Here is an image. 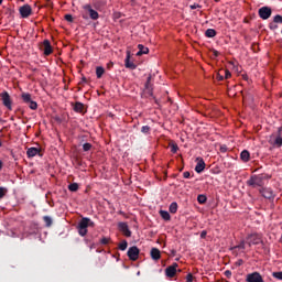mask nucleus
I'll return each mask as SVG.
<instances>
[{"mask_svg":"<svg viewBox=\"0 0 282 282\" xmlns=\"http://www.w3.org/2000/svg\"><path fill=\"white\" fill-rule=\"evenodd\" d=\"M94 226H96V224L91 219H89L88 217H84L78 223V234L80 235V237H85L88 232L87 228H94Z\"/></svg>","mask_w":282,"mask_h":282,"instance_id":"obj_1","label":"nucleus"},{"mask_svg":"<svg viewBox=\"0 0 282 282\" xmlns=\"http://www.w3.org/2000/svg\"><path fill=\"white\" fill-rule=\"evenodd\" d=\"M151 78L152 77L150 75L145 82L143 94L145 96H150L151 98H153L156 105H160V101L153 96V84H151Z\"/></svg>","mask_w":282,"mask_h":282,"instance_id":"obj_2","label":"nucleus"},{"mask_svg":"<svg viewBox=\"0 0 282 282\" xmlns=\"http://www.w3.org/2000/svg\"><path fill=\"white\" fill-rule=\"evenodd\" d=\"M0 98L2 100V104L9 111H12V98L10 97V94L8 91H3L0 94Z\"/></svg>","mask_w":282,"mask_h":282,"instance_id":"obj_3","label":"nucleus"},{"mask_svg":"<svg viewBox=\"0 0 282 282\" xmlns=\"http://www.w3.org/2000/svg\"><path fill=\"white\" fill-rule=\"evenodd\" d=\"M260 19L268 21L272 17V9L270 7H262L258 10Z\"/></svg>","mask_w":282,"mask_h":282,"instance_id":"obj_4","label":"nucleus"},{"mask_svg":"<svg viewBox=\"0 0 282 282\" xmlns=\"http://www.w3.org/2000/svg\"><path fill=\"white\" fill-rule=\"evenodd\" d=\"M262 241L261 235L259 234H251L247 237L248 246H259Z\"/></svg>","mask_w":282,"mask_h":282,"instance_id":"obj_5","label":"nucleus"},{"mask_svg":"<svg viewBox=\"0 0 282 282\" xmlns=\"http://www.w3.org/2000/svg\"><path fill=\"white\" fill-rule=\"evenodd\" d=\"M263 184V177L258 176V175H252L248 181H247V186H261Z\"/></svg>","mask_w":282,"mask_h":282,"instance_id":"obj_6","label":"nucleus"},{"mask_svg":"<svg viewBox=\"0 0 282 282\" xmlns=\"http://www.w3.org/2000/svg\"><path fill=\"white\" fill-rule=\"evenodd\" d=\"M128 257L130 261H138V257H140V249L137 246L130 247L128 249Z\"/></svg>","mask_w":282,"mask_h":282,"instance_id":"obj_7","label":"nucleus"},{"mask_svg":"<svg viewBox=\"0 0 282 282\" xmlns=\"http://www.w3.org/2000/svg\"><path fill=\"white\" fill-rule=\"evenodd\" d=\"M263 281V276L261 275V273L259 272H252V273H248L246 276V282H262Z\"/></svg>","mask_w":282,"mask_h":282,"instance_id":"obj_8","label":"nucleus"},{"mask_svg":"<svg viewBox=\"0 0 282 282\" xmlns=\"http://www.w3.org/2000/svg\"><path fill=\"white\" fill-rule=\"evenodd\" d=\"M83 8H84V10H87L89 18L93 21H98V19H100V14H98V11H96L91 8V4H85Z\"/></svg>","mask_w":282,"mask_h":282,"instance_id":"obj_9","label":"nucleus"},{"mask_svg":"<svg viewBox=\"0 0 282 282\" xmlns=\"http://www.w3.org/2000/svg\"><path fill=\"white\" fill-rule=\"evenodd\" d=\"M177 268H180V264H177V262H174L172 265L165 269V275L169 276V279H173V276L177 274Z\"/></svg>","mask_w":282,"mask_h":282,"instance_id":"obj_10","label":"nucleus"},{"mask_svg":"<svg viewBox=\"0 0 282 282\" xmlns=\"http://www.w3.org/2000/svg\"><path fill=\"white\" fill-rule=\"evenodd\" d=\"M259 193L264 197V199H274V191L272 188L262 187Z\"/></svg>","mask_w":282,"mask_h":282,"instance_id":"obj_11","label":"nucleus"},{"mask_svg":"<svg viewBox=\"0 0 282 282\" xmlns=\"http://www.w3.org/2000/svg\"><path fill=\"white\" fill-rule=\"evenodd\" d=\"M278 135L274 140H272V137L271 139L269 140L270 144H272V147H275L276 149H281L282 147V137H281V128H279V131H278Z\"/></svg>","mask_w":282,"mask_h":282,"instance_id":"obj_12","label":"nucleus"},{"mask_svg":"<svg viewBox=\"0 0 282 282\" xmlns=\"http://www.w3.org/2000/svg\"><path fill=\"white\" fill-rule=\"evenodd\" d=\"M20 14L22 19H28V17L32 14V7H30V4H24L20 7Z\"/></svg>","mask_w":282,"mask_h":282,"instance_id":"obj_13","label":"nucleus"},{"mask_svg":"<svg viewBox=\"0 0 282 282\" xmlns=\"http://www.w3.org/2000/svg\"><path fill=\"white\" fill-rule=\"evenodd\" d=\"M43 52H44V56H50V54H52L54 52V50L52 48V43L50 42V40H44L43 41Z\"/></svg>","mask_w":282,"mask_h":282,"instance_id":"obj_14","label":"nucleus"},{"mask_svg":"<svg viewBox=\"0 0 282 282\" xmlns=\"http://www.w3.org/2000/svg\"><path fill=\"white\" fill-rule=\"evenodd\" d=\"M118 228L120 232L124 235V237H131V230L129 229V225L127 223H119Z\"/></svg>","mask_w":282,"mask_h":282,"instance_id":"obj_15","label":"nucleus"},{"mask_svg":"<svg viewBox=\"0 0 282 282\" xmlns=\"http://www.w3.org/2000/svg\"><path fill=\"white\" fill-rule=\"evenodd\" d=\"M196 162H197V164L195 166L196 173H204V169H206V162H204V159L197 158Z\"/></svg>","mask_w":282,"mask_h":282,"instance_id":"obj_16","label":"nucleus"},{"mask_svg":"<svg viewBox=\"0 0 282 282\" xmlns=\"http://www.w3.org/2000/svg\"><path fill=\"white\" fill-rule=\"evenodd\" d=\"M124 65L127 69H135L138 67L133 62H131V52H127V57L124 59Z\"/></svg>","mask_w":282,"mask_h":282,"instance_id":"obj_17","label":"nucleus"},{"mask_svg":"<svg viewBox=\"0 0 282 282\" xmlns=\"http://www.w3.org/2000/svg\"><path fill=\"white\" fill-rule=\"evenodd\" d=\"M151 254V259H153V261H160V259H162V253L160 252V249L158 248H152L150 251Z\"/></svg>","mask_w":282,"mask_h":282,"instance_id":"obj_18","label":"nucleus"},{"mask_svg":"<svg viewBox=\"0 0 282 282\" xmlns=\"http://www.w3.org/2000/svg\"><path fill=\"white\" fill-rule=\"evenodd\" d=\"M28 158H36V155H41V149L39 148H29L26 151Z\"/></svg>","mask_w":282,"mask_h":282,"instance_id":"obj_19","label":"nucleus"},{"mask_svg":"<svg viewBox=\"0 0 282 282\" xmlns=\"http://www.w3.org/2000/svg\"><path fill=\"white\" fill-rule=\"evenodd\" d=\"M85 110V105H83V102L77 101L74 105V111H76V113H83V111Z\"/></svg>","mask_w":282,"mask_h":282,"instance_id":"obj_20","label":"nucleus"},{"mask_svg":"<svg viewBox=\"0 0 282 282\" xmlns=\"http://www.w3.org/2000/svg\"><path fill=\"white\" fill-rule=\"evenodd\" d=\"M240 160H242L243 162H250V152L248 150H243L240 153Z\"/></svg>","mask_w":282,"mask_h":282,"instance_id":"obj_21","label":"nucleus"},{"mask_svg":"<svg viewBox=\"0 0 282 282\" xmlns=\"http://www.w3.org/2000/svg\"><path fill=\"white\" fill-rule=\"evenodd\" d=\"M205 36H207V39H215V36H217V31H215V29H207Z\"/></svg>","mask_w":282,"mask_h":282,"instance_id":"obj_22","label":"nucleus"},{"mask_svg":"<svg viewBox=\"0 0 282 282\" xmlns=\"http://www.w3.org/2000/svg\"><path fill=\"white\" fill-rule=\"evenodd\" d=\"M139 52L137 53V56H142L143 54H147L149 52V47H145L142 44L138 45Z\"/></svg>","mask_w":282,"mask_h":282,"instance_id":"obj_23","label":"nucleus"},{"mask_svg":"<svg viewBox=\"0 0 282 282\" xmlns=\"http://www.w3.org/2000/svg\"><path fill=\"white\" fill-rule=\"evenodd\" d=\"M21 98L23 102H25V105H28L29 102H32V95L30 93H23L21 95Z\"/></svg>","mask_w":282,"mask_h":282,"instance_id":"obj_24","label":"nucleus"},{"mask_svg":"<svg viewBox=\"0 0 282 282\" xmlns=\"http://www.w3.org/2000/svg\"><path fill=\"white\" fill-rule=\"evenodd\" d=\"M160 216L162 219H164V221H171V214H169V212L160 210Z\"/></svg>","mask_w":282,"mask_h":282,"instance_id":"obj_25","label":"nucleus"},{"mask_svg":"<svg viewBox=\"0 0 282 282\" xmlns=\"http://www.w3.org/2000/svg\"><path fill=\"white\" fill-rule=\"evenodd\" d=\"M43 221H44L46 228H52V224H54V221L52 220V217H50V216H44Z\"/></svg>","mask_w":282,"mask_h":282,"instance_id":"obj_26","label":"nucleus"},{"mask_svg":"<svg viewBox=\"0 0 282 282\" xmlns=\"http://www.w3.org/2000/svg\"><path fill=\"white\" fill-rule=\"evenodd\" d=\"M104 74H105V68L102 66H97V68H96L97 78H102Z\"/></svg>","mask_w":282,"mask_h":282,"instance_id":"obj_27","label":"nucleus"},{"mask_svg":"<svg viewBox=\"0 0 282 282\" xmlns=\"http://www.w3.org/2000/svg\"><path fill=\"white\" fill-rule=\"evenodd\" d=\"M169 210L170 213H172V215H175V213H177V203L176 202L171 203Z\"/></svg>","mask_w":282,"mask_h":282,"instance_id":"obj_28","label":"nucleus"},{"mask_svg":"<svg viewBox=\"0 0 282 282\" xmlns=\"http://www.w3.org/2000/svg\"><path fill=\"white\" fill-rule=\"evenodd\" d=\"M29 108L32 109V111H36L39 109V104L36 101L31 100L29 104Z\"/></svg>","mask_w":282,"mask_h":282,"instance_id":"obj_29","label":"nucleus"},{"mask_svg":"<svg viewBox=\"0 0 282 282\" xmlns=\"http://www.w3.org/2000/svg\"><path fill=\"white\" fill-rule=\"evenodd\" d=\"M207 197H206V195H204V194H199L198 196H197V202H198V204H206V202H207Z\"/></svg>","mask_w":282,"mask_h":282,"instance_id":"obj_30","label":"nucleus"},{"mask_svg":"<svg viewBox=\"0 0 282 282\" xmlns=\"http://www.w3.org/2000/svg\"><path fill=\"white\" fill-rule=\"evenodd\" d=\"M68 191H70V193H76V191H78V183H72L68 185Z\"/></svg>","mask_w":282,"mask_h":282,"instance_id":"obj_31","label":"nucleus"},{"mask_svg":"<svg viewBox=\"0 0 282 282\" xmlns=\"http://www.w3.org/2000/svg\"><path fill=\"white\" fill-rule=\"evenodd\" d=\"M128 246H129V242H127V240H123L119 243V250L124 251L127 250Z\"/></svg>","mask_w":282,"mask_h":282,"instance_id":"obj_32","label":"nucleus"},{"mask_svg":"<svg viewBox=\"0 0 282 282\" xmlns=\"http://www.w3.org/2000/svg\"><path fill=\"white\" fill-rule=\"evenodd\" d=\"M220 72L223 73L224 78H226V79H228L232 76V74L228 69H220Z\"/></svg>","mask_w":282,"mask_h":282,"instance_id":"obj_33","label":"nucleus"},{"mask_svg":"<svg viewBox=\"0 0 282 282\" xmlns=\"http://www.w3.org/2000/svg\"><path fill=\"white\" fill-rule=\"evenodd\" d=\"M170 149L172 153H177V151L180 150V147H177V143H171Z\"/></svg>","mask_w":282,"mask_h":282,"instance_id":"obj_34","label":"nucleus"},{"mask_svg":"<svg viewBox=\"0 0 282 282\" xmlns=\"http://www.w3.org/2000/svg\"><path fill=\"white\" fill-rule=\"evenodd\" d=\"M93 148H94V145H91V143H84L83 144V151H85V152L91 151Z\"/></svg>","mask_w":282,"mask_h":282,"instance_id":"obj_35","label":"nucleus"},{"mask_svg":"<svg viewBox=\"0 0 282 282\" xmlns=\"http://www.w3.org/2000/svg\"><path fill=\"white\" fill-rule=\"evenodd\" d=\"M272 276L273 279H278V281H282V271L273 272Z\"/></svg>","mask_w":282,"mask_h":282,"instance_id":"obj_36","label":"nucleus"},{"mask_svg":"<svg viewBox=\"0 0 282 282\" xmlns=\"http://www.w3.org/2000/svg\"><path fill=\"white\" fill-rule=\"evenodd\" d=\"M6 193H8V189L6 187H0V199L6 197Z\"/></svg>","mask_w":282,"mask_h":282,"instance_id":"obj_37","label":"nucleus"},{"mask_svg":"<svg viewBox=\"0 0 282 282\" xmlns=\"http://www.w3.org/2000/svg\"><path fill=\"white\" fill-rule=\"evenodd\" d=\"M64 19L65 21H68V23H74V17L72 14H66Z\"/></svg>","mask_w":282,"mask_h":282,"instance_id":"obj_38","label":"nucleus"},{"mask_svg":"<svg viewBox=\"0 0 282 282\" xmlns=\"http://www.w3.org/2000/svg\"><path fill=\"white\" fill-rule=\"evenodd\" d=\"M150 131H151V127H149V126H143L141 128V133H149Z\"/></svg>","mask_w":282,"mask_h":282,"instance_id":"obj_39","label":"nucleus"},{"mask_svg":"<svg viewBox=\"0 0 282 282\" xmlns=\"http://www.w3.org/2000/svg\"><path fill=\"white\" fill-rule=\"evenodd\" d=\"M273 23H282V15H275L274 18H273Z\"/></svg>","mask_w":282,"mask_h":282,"instance_id":"obj_40","label":"nucleus"},{"mask_svg":"<svg viewBox=\"0 0 282 282\" xmlns=\"http://www.w3.org/2000/svg\"><path fill=\"white\" fill-rule=\"evenodd\" d=\"M217 80H224V73L221 72V70H219L218 73H217Z\"/></svg>","mask_w":282,"mask_h":282,"instance_id":"obj_41","label":"nucleus"},{"mask_svg":"<svg viewBox=\"0 0 282 282\" xmlns=\"http://www.w3.org/2000/svg\"><path fill=\"white\" fill-rule=\"evenodd\" d=\"M193 279H195V276H193V273H188L186 275V282H193Z\"/></svg>","mask_w":282,"mask_h":282,"instance_id":"obj_42","label":"nucleus"},{"mask_svg":"<svg viewBox=\"0 0 282 282\" xmlns=\"http://www.w3.org/2000/svg\"><path fill=\"white\" fill-rule=\"evenodd\" d=\"M100 243L102 245V246H107V243H109V238H101V240H100Z\"/></svg>","mask_w":282,"mask_h":282,"instance_id":"obj_43","label":"nucleus"},{"mask_svg":"<svg viewBox=\"0 0 282 282\" xmlns=\"http://www.w3.org/2000/svg\"><path fill=\"white\" fill-rule=\"evenodd\" d=\"M224 274H225V276H226L227 279H230V276H232V271L226 270V271L224 272Z\"/></svg>","mask_w":282,"mask_h":282,"instance_id":"obj_44","label":"nucleus"},{"mask_svg":"<svg viewBox=\"0 0 282 282\" xmlns=\"http://www.w3.org/2000/svg\"><path fill=\"white\" fill-rule=\"evenodd\" d=\"M189 8L191 10H197V8H202V6H199L198 3H194Z\"/></svg>","mask_w":282,"mask_h":282,"instance_id":"obj_45","label":"nucleus"},{"mask_svg":"<svg viewBox=\"0 0 282 282\" xmlns=\"http://www.w3.org/2000/svg\"><path fill=\"white\" fill-rule=\"evenodd\" d=\"M183 177H185V180H188L191 177V172L188 171L184 172Z\"/></svg>","mask_w":282,"mask_h":282,"instance_id":"obj_46","label":"nucleus"},{"mask_svg":"<svg viewBox=\"0 0 282 282\" xmlns=\"http://www.w3.org/2000/svg\"><path fill=\"white\" fill-rule=\"evenodd\" d=\"M206 235H208V232L206 230H203L200 232V239H206Z\"/></svg>","mask_w":282,"mask_h":282,"instance_id":"obj_47","label":"nucleus"},{"mask_svg":"<svg viewBox=\"0 0 282 282\" xmlns=\"http://www.w3.org/2000/svg\"><path fill=\"white\" fill-rule=\"evenodd\" d=\"M226 151H228V148L226 145H221L220 147V152L226 153Z\"/></svg>","mask_w":282,"mask_h":282,"instance_id":"obj_48","label":"nucleus"},{"mask_svg":"<svg viewBox=\"0 0 282 282\" xmlns=\"http://www.w3.org/2000/svg\"><path fill=\"white\" fill-rule=\"evenodd\" d=\"M276 28H279V25L274 23H270V30H276Z\"/></svg>","mask_w":282,"mask_h":282,"instance_id":"obj_49","label":"nucleus"},{"mask_svg":"<svg viewBox=\"0 0 282 282\" xmlns=\"http://www.w3.org/2000/svg\"><path fill=\"white\" fill-rule=\"evenodd\" d=\"M213 54H214L215 58H217V56H219V53L217 50H213Z\"/></svg>","mask_w":282,"mask_h":282,"instance_id":"obj_50","label":"nucleus"},{"mask_svg":"<svg viewBox=\"0 0 282 282\" xmlns=\"http://www.w3.org/2000/svg\"><path fill=\"white\" fill-rule=\"evenodd\" d=\"M83 83H87V77H83L82 82L79 83V85H83Z\"/></svg>","mask_w":282,"mask_h":282,"instance_id":"obj_51","label":"nucleus"},{"mask_svg":"<svg viewBox=\"0 0 282 282\" xmlns=\"http://www.w3.org/2000/svg\"><path fill=\"white\" fill-rule=\"evenodd\" d=\"M239 248H242V250L246 249V242H241Z\"/></svg>","mask_w":282,"mask_h":282,"instance_id":"obj_52","label":"nucleus"},{"mask_svg":"<svg viewBox=\"0 0 282 282\" xmlns=\"http://www.w3.org/2000/svg\"><path fill=\"white\" fill-rule=\"evenodd\" d=\"M0 171H3V161L0 160Z\"/></svg>","mask_w":282,"mask_h":282,"instance_id":"obj_53","label":"nucleus"},{"mask_svg":"<svg viewBox=\"0 0 282 282\" xmlns=\"http://www.w3.org/2000/svg\"><path fill=\"white\" fill-rule=\"evenodd\" d=\"M243 80H248V75H242Z\"/></svg>","mask_w":282,"mask_h":282,"instance_id":"obj_54","label":"nucleus"},{"mask_svg":"<svg viewBox=\"0 0 282 282\" xmlns=\"http://www.w3.org/2000/svg\"><path fill=\"white\" fill-rule=\"evenodd\" d=\"M241 263H243V260H239L238 264L241 265Z\"/></svg>","mask_w":282,"mask_h":282,"instance_id":"obj_55","label":"nucleus"},{"mask_svg":"<svg viewBox=\"0 0 282 282\" xmlns=\"http://www.w3.org/2000/svg\"><path fill=\"white\" fill-rule=\"evenodd\" d=\"M1 147H3V143H2L1 140H0V148H1Z\"/></svg>","mask_w":282,"mask_h":282,"instance_id":"obj_56","label":"nucleus"},{"mask_svg":"<svg viewBox=\"0 0 282 282\" xmlns=\"http://www.w3.org/2000/svg\"><path fill=\"white\" fill-rule=\"evenodd\" d=\"M3 3V0H0V6Z\"/></svg>","mask_w":282,"mask_h":282,"instance_id":"obj_57","label":"nucleus"},{"mask_svg":"<svg viewBox=\"0 0 282 282\" xmlns=\"http://www.w3.org/2000/svg\"><path fill=\"white\" fill-rule=\"evenodd\" d=\"M11 120H14V117H11Z\"/></svg>","mask_w":282,"mask_h":282,"instance_id":"obj_58","label":"nucleus"},{"mask_svg":"<svg viewBox=\"0 0 282 282\" xmlns=\"http://www.w3.org/2000/svg\"><path fill=\"white\" fill-rule=\"evenodd\" d=\"M216 2H219V0H215Z\"/></svg>","mask_w":282,"mask_h":282,"instance_id":"obj_59","label":"nucleus"}]
</instances>
